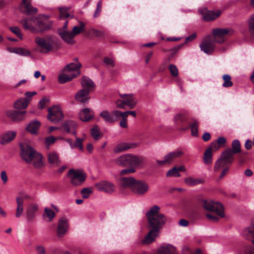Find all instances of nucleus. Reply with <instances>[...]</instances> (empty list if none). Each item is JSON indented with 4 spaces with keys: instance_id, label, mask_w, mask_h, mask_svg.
I'll return each mask as SVG.
<instances>
[{
    "instance_id": "nucleus-1",
    "label": "nucleus",
    "mask_w": 254,
    "mask_h": 254,
    "mask_svg": "<svg viewBox=\"0 0 254 254\" xmlns=\"http://www.w3.org/2000/svg\"><path fill=\"white\" fill-rule=\"evenodd\" d=\"M21 158L27 163L32 164L34 167L41 169L44 166L43 156L26 142L20 143Z\"/></svg>"
},
{
    "instance_id": "nucleus-2",
    "label": "nucleus",
    "mask_w": 254,
    "mask_h": 254,
    "mask_svg": "<svg viewBox=\"0 0 254 254\" xmlns=\"http://www.w3.org/2000/svg\"><path fill=\"white\" fill-rule=\"evenodd\" d=\"M34 42L41 53L47 54L55 51L61 47L59 40L52 35L45 37L37 36L34 38Z\"/></svg>"
},
{
    "instance_id": "nucleus-3",
    "label": "nucleus",
    "mask_w": 254,
    "mask_h": 254,
    "mask_svg": "<svg viewBox=\"0 0 254 254\" xmlns=\"http://www.w3.org/2000/svg\"><path fill=\"white\" fill-rule=\"evenodd\" d=\"M160 208L158 205H153L146 212L148 227L159 232L167 221V218L160 213Z\"/></svg>"
},
{
    "instance_id": "nucleus-4",
    "label": "nucleus",
    "mask_w": 254,
    "mask_h": 254,
    "mask_svg": "<svg viewBox=\"0 0 254 254\" xmlns=\"http://www.w3.org/2000/svg\"><path fill=\"white\" fill-rule=\"evenodd\" d=\"M20 23L25 30L35 34L48 30L50 27V25L41 16L24 18L20 21Z\"/></svg>"
},
{
    "instance_id": "nucleus-5",
    "label": "nucleus",
    "mask_w": 254,
    "mask_h": 254,
    "mask_svg": "<svg viewBox=\"0 0 254 254\" xmlns=\"http://www.w3.org/2000/svg\"><path fill=\"white\" fill-rule=\"evenodd\" d=\"M143 158L131 154H126L120 155L112 160L116 165L122 167L127 166L139 167L143 163Z\"/></svg>"
},
{
    "instance_id": "nucleus-6",
    "label": "nucleus",
    "mask_w": 254,
    "mask_h": 254,
    "mask_svg": "<svg viewBox=\"0 0 254 254\" xmlns=\"http://www.w3.org/2000/svg\"><path fill=\"white\" fill-rule=\"evenodd\" d=\"M202 206L205 210L213 212L220 217H224L225 216L223 206L219 202L211 200H203L202 201Z\"/></svg>"
},
{
    "instance_id": "nucleus-7",
    "label": "nucleus",
    "mask_w": 254,
    "mask_h": 254,
    "mask_svg": "<svg viewBox=\"0 0 254 254\" xmlns=\"http://www.w3.org/2000/svg\"><path fill=\"white\" fill-rule=\"evenodd\" d=\"M234 31L232 28H216L212 31L214 41L218 43L224 42L225 37L232 35Z\"/></svg>"
},
{
    "instance_id": "nucleus-8",
    "label": "nucleus",
    "mask_w": 254,
    "mask_h": 254,
    "mask_svg": "<svg viewBox=\"0 0 254 254\" xmlns=\"http://www.w3.org/2000/svg\"><path fill=\"white\" fill-rule=\"evenodd\" d=\"M70 182L75 186H79L82 184L86 179V175L82 170L70 169L68 174Z\"/></svg>"
},
{
    "instance_id": "nucleus-9",
    "label": "nucleus",
    "mask_w": 254,
    "mask_h": 254,
    "mask_svg": "<svg viewBox=\"0 0 254 254\" xmlns=\"http://www.w3.org/2000/svg\"><path fill=\"white\" fill-rule=\"evenodd\" d=\"M149 190V185L143 180H136L132 191L138 195H143Z\"/></svg>"
},
{
    "instance_id": "nucleus-10",
    "label": "nucleus",
    "mask_w": 254,
    "mask_h": 254,
    "mask_svg": "<svg viewBox=\"0 0 254 254\" xmlns=\"http://www.w3.org/2000/svg\"><path fill=\"white\" fill-rule=\"evenodd\" d=\"M64 117L61 108L58 106H54L49 108L48 119L52 122L58 123Z\"/></svg>"
},
{
    "instance_id": "nucleus-11",
    "label": "nucleus",
    "mask_w": 254,
    "mask_h": 254,
    "mask_svg": "<svg viewBox=\"0 0 254 254\" xmlns=\"http://www.w3.org/2000/svg\"><path fill=\"white\" fill-rule=\"evenodd\" d=\"M95 187L98 190L107 193H113L116 189L115 185L111 182L107 180H102L96 183Z\"/></svg>"
},
{
    "instance_id": "nucleus-12",
    "label": "nucleus",
    "mask_w": 254,
    "mask_h": 254,
    "mask_svg": "<svg viewBox=\"0 0 254 254\" xmlns=\"http://www.w3.org/2000/svg\"><path fill=\"white\" fill-rule=\"evenodd\" d=\"M198 11L202 15L203 19L206 21L216 19L220 16L222 12L220 10H217L214 11L208 10L206 8H200L198 9Z\"/></svg>"
},
{
    "instance_id": "nucleus-13",
    "label": "nucleus",
    "mask_w": 254,
    "mask_h": 254,
    "mask_svg": "<svg viewBox=\"0 0 254 254\" xmlns=\"http://www.w3.org/2000/svg\"><path fill=\"white\" fill-rule=\"evenodd\" d=\"M26 113L25 111H19L13 110H7L5 112L6 117L14 122H19L24 119V115Z\"/></svg>"
},
{
    "instance_id": "nucleus-14",
    "label": "nucleus",
    "mask_w": 254,
    "mask_h": 254,
    "mask_svg": "<svg viewBox=\"0 0 254 254\" xmlns=\"http://www.w3.org/2000/svg\"><path fill=\"white\" fill-rule=\"evenodd\" d=\"M184 154V152L180 149H177L173 152L166 155L163 160L157 161L158 164L163 165L164 164H169L176 158H178Z\"/></svg>"
},
{
    "instance_id": "nucleus-15",
    "label": "nucleus",
    "mask_w": 254,
    "mask_h": 254,
    "mask_svg": "<svg viewBox=\"0 0 254 254\" xmlns=\"http://www.w3.org/2000/svg\"><path fill=\"white\" fill-rule=\"evenodd\" d=\"M19 9L22 12L29 15L36 14L38 11L37 8L32 5L31 0H22Z\"/></svg>"
},
{
    "instance_id": "nucleus-16",
    "label": "nucleus",
    "mask_w": 254,
    "mask_h": 254,
    "mask_svg": "<svg viewBox=\"0 0 254 254\" xmlns=\"http://www.w3.org/2000/svg\"><path fill=\"white\" fill-rule=\"evenodd\" d=\"M214 40H212L209 36L205 37L200 45L201 50L206 54H211L214 51Z\"/></svg>"
},
{
    "instance_id": "nucleus-17",
    "label": "nucleus",
    "mask_w": 254,
    "mask_h": 254,
    "mask_svg": "<svg viewBox=\"0 0 254 254\" xmlns=\"http://www.w3.org/2000/svg\"><path fill=\"white\" fill-rule=\"evenodd\" d=\"M89 90L81 89L75 95L76 102L83 105L87 104L90 99Z\"/></svg>"
},
{
    "instance_id": "nucleus-18",
    "label": "nucleus",
    "mask_w": 254,
    "mask_h": 254,
    "mask_svg": "<svg viewBox=\"0 0 254 254\" xmlns=\"http://www.w3.org/2000/svg\"><path fill=\"white\" fill-rule=\"evenodd\" d=\"M68 228V220L63 217L59 221L57 228V235L59 237H63L67 231Z\"/></svg>"
},
{
    "instance_id": "nucleus-19",
    "label": "nucleus",
    "mask_w": 254,
    "mask_h": 254,
    "mask_svg": "<svg viewBox=\"0 0 254 254\" xmlns=\"http://www.w3.org/2000/svg\"><path fill=\"white\" fill-rule=\"evenodd\" d=\"M16 135V132L14 130H8L0 135V144L5 145L13 140Z\"/></svg>"
},
{
    "instance_id": "nucleus-20",
    "label": "nucleus",
    "mask_w": 254,
    "mask_h": 254,
    "mask_svg": "<svg viewBox=\"0 0 254 254\" xmlns=\"http://www.w3.org/2000/svg\"><path fill=\"white\" fill-rule=\"evenodd\" d=\"M81 66V64L78 63H70L67 64L64 69V71L68 72L70 74H75V77L79 75L80 74V68Z\"/></svg>"
},
{
    "instance_id": "nucleus-21",
    "label": "nucleus",
    "mask_w": 254,
    "mask_h": 254,
    "mask_svg": "<svg viewBox=\"0 0 254 254\" xmlns=\"http://www.w3.org/2000/svg\"><path fill=\"white\" fill-rule=\"evenodd\" d=\"M38 205L34 203L30 204L28 206L26 212L27 221L32 222L34 219L38 210Z\"/></svg>"
},
{
    "instance_id": "nucleus-22",
    "label": "nucleus",
    "mask_w": 254,
    "mask_h": 254,
    "mask_svg": "<svg viewBox=\"0 0 254 254\" xmlns=\"http://www.w3.org/2000/svg\"><path fill=\"white\" fill-rule=\"evenodd\" d=\"M58 33L61 38L67 44L72 45L75 43L74 37L72 32L68 30H59Z\"/></svg>"
},
{
    "instance_id": "nucleus-23",
    "label": "nucleus",
    "mask_w": 254,
    "mask_h": 254,
    "mask_svg": "<svg viewBox=\"0 0 254 254\" xmlns=\"http://www.w3.org/2000/svg\"><path fill=\"white\" fill-rule=\"evenodd\" d=\"M28 195H25L24 197L17 196L16 198V201L17 203V207L16 209L15 217L16 218H19L21 216L24 211V198H28Z\"/></svg>"
},
{
    "instance_id": "nucleus-24",
    "label": "nucleus",
    "mask_w": 254,
    "mask_h": 254,
    "mask_svg": "<svg viewBox=\"0 0 254 254\" xmlns=\"http://www.w3.org/2000/svg\"><path fill=\"white\" fill-rule=\"evenodd\" d=\"M159 232L156 230L151 229L144 239L141 241V244L148 245L152 243L155 240L156 237L158 236Z\"/></svg>"
},
{
    "instance_id": "nucleus-25",
    "label": "nucleus",
    "mask_w": 254,
    "mask_h": 254,
    "mask_svg": "<svg viewBox=\"0 0 254 254\" xmlns=\"http://www.w3.org/2000/svg\"><path fill=\"white\" fill-rule=\"evenodd\" d=\"M135 181L132 177H123L120 181V184L123 188L129 189L132 191Z\"/></svg>"
},
{
    "instance_id": "nucleus-26",
    "label": "nucleus",
    "mask_w": 254,
    "mask_h": 254,
    "mask_svg": "<svg viewBox=\"0 0 254 254\" xmlns=\"http://www.w3.org/2000/svg\"><path fill=\"white\" fill-rule=\"evenodd\" d=\"M94 116V112L90 108H85L79 113V119L83 122L90 120Z\"/></svg>"
},
{
    "instance_id": "nucleus-27",
    "label": "nucleus",
    "mask_w": 254,
    "mask_h": 254,
    "mask_svg": "<svg viewBox=\"0 0 254 254\" xmlns=\"http://www.w3.org/2000/svg\"><path fill=\"white\" fill-rule=\"evenodd\" d=\"M48 161L53 166H58L61 163V160L58 153L54 151H51L48 154Z\"/></svg>"
},
{
    "instance_id": "nucleus-28",
    "label": "nucleus",
    "mask_w": 254,
    "mask_h": 254,
    "mask_svg": "<svg viewBox=\"0 0 254 254\" xmlns=\"http://www.w3.org/2000/svg\"><path fill=\"white\" fill-rule=\"evenodd\" d=\"M120 97L124 99L126 106L130 109L133 108L136 104L137 100L131 94H120Z\"/></svg>"
},
{
    "instance_id": "nucleus-29",
    "label": "nucleus",
    "mask_w": 254,
    "mask_h": 254,
    "mask_svg": "<svg viewBox=\"0 0 254 254\" xmlns=\"http://www.w3.org/2000/svg\"><path fill=\"white\" fill-rule=\"evenodd\" d=\"M8 51L10 53H15L22 56L30 57L31 56L30 51L25 48H12L8 49Z\"/></svg>"
},
{
    "instance_id": "nucleus-30",
    "label": "nucleus",
    "mask_w": 254,
    "mask_h": 254,
    "mask_svg": "<svg viewBox=\"0 0 254 254\" xmlns=\"http://www.w3.org/2000/svg\"><path fill=\"white\" fill-rule=\"evenodd\" d=\"M158 254H178L176 248L171 245L161 246L158 250Z\"/></svg>"
},
{
    "instance_id": "nucleus-31",
    "label": "nucleus",
    "mask_w": 254,
    "mask_h": 254,
    "mask_svg": "<svg viewBox=\"0 0 254 254\" xmlns=\"http://www.w3.org/2000/svg\"><path fill=\"white\" fill-rule=\"evenodd\" d=\"M134 144H128L125 142H122L117 144L113 149L114 152L119 153L125 151L128 149L135 147Z\"/></svg>"
},
{
    "instance_id": "nucleus-32",
    "label": "nucleus",
    "mask_w": 254,
    "mask_h": 254,
    "mask_svg": "<svg viewBox=\"0 0 254 254\" xmlns=\"http://www.w3.org/2000/svg\"><path fill=\"white\" fill-rule=\"evenodd\" d=\"M40 125L41 124L38 121H32L26 127V130L31 134H36Z\"/></svg>"
},
{
    "instance_id": "nucleus-33",
    "label": "nucleus",
    "mask_w": 254,
    "mask_h": 254,
    "mask_svg": "<svg viewBox=\"0 0 254 254\" xmlns=\"http://www.w3.org/2000/svg\"><path fill=\"white\" fill-rule=\"evenodd\" d=\"M76 127V124L73 121H68L64 123L63 125V127L67 132H71L75 135L76 131L75 128Z\"/></svg>"
},
{
    "instance_id": "nucleus-34",
    "label": "nucleus",
    "mask_w": 254,
    "mask_h": 254,
    "mask_svg": "<svg viewBox=\"0 0 254 254\" xmlns=\"http://www.w3.org/2000/svg\"><path fill=\"white\" fill-rule=\"evenodd\" d=\"M242 235L248 240L254 238V222L243 230Z\"/></svg>"
},
{
    "instance_id": "nucleus-35",
    "label": "nucleus",
    "mask_w": 254,
    "mask_h": 254,
    "mask_svg": "<svg viewBox=\"0 0 254 254\" xmlns=\"http://www.w3.org/2000/svg\"><path fill=\"white\" fill-rule=\"evenodd\" d=\"M81 83L82 86L84 88L85 90H89L90 91L91 89L94 88L95 85L94 82L89 77L87 76H83L81 79Z\"/></svg>"
},
{
    "instance_id": "nucleus-36",
    "label": "nucleus",
    "mask_w": 254,
    "mask_h": 254,
    "mask_svg": "<svg viewBox=\"0 0 254 254\" xmlns=\"http://www.w3.org/2000/svg\"><path fill=\"white\" fill-rule=\"evenodd\" d=\"M235 154L231 151V149H228L225 150L221 155L220 158L227 164L231 163L233 161V155Z\"/></svg>"
},
{
    "instance_id": "nucleus-37",
    "label": "nucleus",
    "mask_w": 254,
    "mask_h": 254,
    "mask_svg": "<svg viewBox=\"0 0 254 254\" xmlns=\"http://www.w3.org/2000/svg\"><path fill=\"white\" fill-rule=\"evenodd\" d=\"M185 183L188 186H193L198 184H203L204 180L200 178H194L191 177L186 178L184 179Z\"/></svg>"
},
{
    "instance_id": "nucleus-38",
    "label": "nucleus",
    "mask_w": 254,
    "mask_h": 254,
    "mask_svg": "<svg viewBox=\"0 0 254 254\" xmlns=\"http://www.w3.org/2000/svg\"><path fill=\"white\" fill-rule=\"evenodd\" d=\"M74 77H75V74H70L68 72H64L59 75L58 81L60 83H64L71 80Z\"/></svg>"
},
{
    "instance_id": "nucleus-39",
    "label": "nucleus",
    "mask_w": 254,
    "mask_h": 254,
    "mask_svg": "<svg viewBox=\"0 0 254 254\" xmlns=\"http://www.w3.org/2000/svg\"><path fill=\"white\" fill-rule=\"evenodd\" d=\"M99 115L106 123L112 124L115 122V119L112 115V113H110L107 110L102 111Z\"/></svg>"
},
{
    "instance_id": "nucleus-40",
    "label": "nucleus",
    "mask_w": 254,
    "mask_h": 254,
    "mask_svg": "<svg viewBox=\"0 0 254 254\" xmlns=\"http://www.w3.org/2000/svg\"><path fill=\"white\" fill-rule=\"evenodd\" d=\"M28 104L23 98H20L17 100L13 104V108L16 110H22L26 109Z\"/></svg>"
},
{
    "instance_id": "nucleus-41",
    "label": "nucleus",
    "mask_w": 254,
    "mask_h": 254,
    "mask_svg": "<svg viewBox=\"0 0 254 254\" xmlns=\"http://www.w3.org/2000/svg\"><path fill=\"white\" fill-rule=\"evenodd\" d=\"M212 148L211 147L207 149L204 153L203 156V161L205 164H210L212 163V153L211 150Z\"/></svg>"
},
{
    "instance_id": "nucleus-42",
    "label": "nucleus",
    "mask_w": 254,
    "mask_h": 254,
    "mask_svg": "<svg viewBox=\"0 0 254 254\" xmlns=\"http://www.w3.org/2000/svg\"><path fill=\"white\" fill-rule=\"evenodd\" d=\"M55 212L50 208L46 207L44 209V212L43 214L44 217H47L49 221H52L55 217Z\"/></svg>"
},
{
    "instance_id": "nucleus-43",
    "label": "nucleus",
    "mask_w": 254,
    "mask_h": 254,
    "mask_svg": "<svg viewBox=\"0 0 254 254\" xmlns=\"http://www.w3.org/2000/svg\"><path fill=\"white\" fill-rule=\"evenodd\" d=\"M226 142V140L224 137H218L217 142H213L211 144V147L214 150H217L220 146L224 145Z\"/></svg>"
},
{
    "instance_id": "nucleus-44",
    "label": "nucleus",
    "mask_w": 254,
    "mask_h": 254,
    "mask_svg": "<svg viewBox=\"0 0 254 254\" xmlns=\"http://www.w3.org/2000/svg\"><path fill=\"white\" fill-rule=\"evenodd\" d=\"M69 7H60V17L61 19H64L68 17H72V16L68 12Z\"/></svg>"
},
{
    "instance_id": "nucleus-45",
    "label": "nucleus",
    "mask_w": 254,
    "mask_h": 254,
    "mask_svg": "<svg viewBox=\"0 0 254 254\" xmlns=\"http://www.w3.org/2000/svg\"><path fill=\"white\" fill-rule=\"evenodd\" d=\"M84 140L83 138L76 137L75 141L74 143H73V145L71 146V148H78L79 150L82 151L83 149V146L82 145V142Z\"/></svg>"
},
{
    "instance_id": "nucleus-46",
    "label": "nucleus",
    "mask_w": 254,
    "mask_h": 254,
    "mask_svg": "<svg viewBox=\"0 0 254 254\" xmlns=\"http://www.w3.org/2000/svg\"><path fill=\"white\" fill-rule=\"evenodd\" d=\"M191 129V134L192 136L197 137L198 136V124L196 121H194L192 124L190 125Z\"/></svg>"
},
{
    "instance_id": "nucleus-47",
    "label": "nucleus",
    "mask_w": 254,
    "mask_h": 254,
    "mask_svg": "<svg viewBox=\"0 0 254 254\" xmlns=\"http://www.w3.org/2000/svg\"><path fill=\"white\" fill-rule=\"evenodd\" d=\"M91 134L94 139L98 140L99 139L101 133L98 127L95 126L92 128L91 129Z\"/></svg>"
},
{
    "instance_id": "nucleus-48",
    "label": "nucleus",
    "mask_w": 254,
    "mask_h": 254,
    "mask_svg": "<svg viewBox=\"0 0 254 254\" xmlns=\"http://www.w3.org/2000/svg\"><path fill=\"white\" fill-rule=\"evenodd\" d=\"M228 164L223 161L221 158L218 159L215 163L214 170L215 172L219 171L221 168H223Z\"/></svg>"
},
{
    "instance_id": "nucleus-49",
    "label": "nucleus",
    "mask_w": 254,
    "mask_h": 254,
    "mask_svg": "<svg viewBox=\"0 0 254 254\" xmlns=\"http://www.w3.org/2000/svg\"><path fill=\"white\" fill-rule=\"evenodd\" d=\"M186 120V117L184 113H178L174 117V121L176 124L183 123Z\"/></svg>"
},
{
    "instance_id": "nucleus-50",
    "label": "nucleus",
    "mask_w": 254,
    "mask_h": 254,
    "mask_svg": "<svg viewBox=\"0 0 254 254\" xmlns=\"http://www.w3.org/2000/svg\"><path fill=\"white\" fill-rule=\"evenodd\" d=\"M224 83L223 86L224 87H229L232 86L233 82L231 81V76L228 74H225L223 76Z\"/></svg>"
},
{
    "instance_id": "nucleus-51",
    "label": "nucleus",
    "mask_w": 254,
    "mask_h": 254,
    "mask_svg": "<svg viewBox=\"0 0 254 254\" xmlns=\"http://www.w3.org/2000/svg\"><path fill=\"white\" fill-rule=\"evenodd\" d=\"M232 149H231V151H232L233 153L236 154L240 152L241 145L240 141L238 140H234L232 142Z\"/></svg>"
},
{
    "instance_id": "nucleus-52",
    "label": "nucleus",
    "mask_w": 254,
    "mask_h": 254,
    "mask_svg": "<svg viewBox=\"0 0 254 254\" xmlns=\"http://www.w3.org/2000/svg\"><path fill=\"white\" fill-rule=\"evenodd\" d=\"M137 167H132L123 169L121 170L120 172V175L121 176H126V175H128L134 173L135 172V168H136Z\"/></svg>"
},
{
    "instance_id": "nucleus-53",
    "label": "nucleus",
    "mask_w": 254,
    "mask_h": 254,
    "mask_svg": "<svg viewBox=\"0 0 254 254\" xmlns=\"http://www.w3.org/2000/svg\"><path fill=\"white\" fill-rule=\"evenodd\" d=\"M84 24L83 22H80V25L79 26H74L72 29V33L73 34L74 37L79 34L82 31L84 30Z\"/></svg>"
},
{
    "instance_id": "nucleus-54",
    "label": "nucleus",
    "mask_w": 254,
    "mask_h": 254,
    "mask_svg": "<svg viewBox=\"0 0 254 254\" xmlns=\"http://www.w3.org/2000/svg\"><path fill=\"white\" fill-rule=\"evenodd\" d=\"M126 113L125 112H121L118 110H114L112 112V115L115 119V122L119 120L121 118H123L126 115Z\"/></svg>"
},
{
    "instance_id": "nucleus-55",
    "label": "nucleus",
    "mask_w": 254,
    "mask_h": 254,
    "mask_svg": "<svg viewBox=\"0 0 254 254\" xmlns=\"http://www.w3.org/2000/svg\"><path fill=\"white\" fill-rule=\"evenodd\" d=\"M167 177H180V174L176 167L169 170L166 173Z\"/></svg>"
},
{
    "instance_id": "nucleus-56",
    "label": "nucleus",
    "mask_w": 254,
    "mask_h": 254,
    "mask_svg": "<svg viewBox=\"0 0 254 254\" xmlns=\"http://www.w3.org/2000/svg\"><path fill=\"white\" fill-rule=\"evenodd\" d=\"M169 69L171 74L173 77H178L179 75V70L177 67L175 65L173 64H170L169 66Z\"/></svg>"
},
{
    "instance_id": "nucleus-57",
    "label": "nucleus",
    "mask_w": 254,
    "mask_h": 254,
    "mask_svg": "<svg viewBox=\"0 0 254 254\" xmlns=\"http://www.w3.org/2000/svg\"><path fill=\"white\" fill-rule=\"evenodd\" d=\"M36 94H37V93L35 91L26 92L25 93V97L23 99H24V100L25 101H26L27 103L28 104H29V103L32 100V97Z\"/></svg>"
},
{
    "instance_id": "nucleus-58",
    "label": "nucleus",
    "mask_w": 254,
    "mask_h": 254,
    "mask_svg": "<svg viewBox=\"0 0 254 254\" xmlns=\"http://www.w3.org/2000/svg\"><path fill=\"white\" fill-rule=\"evenodd\" d=\"M92 192V190L89 188H84L81 190V194L83 198H87L90 194Z\"/></svg>"
},
{
    "instance_id": "nucleus-59",
    "label": "nucleus",
    "mask_w": 254,
    "mask_h": 254,
    "mask_svg": "<svg viewBox=\"0 0 254 254\" xmlns=\"http://www.w3.org/2000/svg\"><path fill=\"white\" fill-rule=\"evenodd\" d=\"M10 31L15 34L18 37H19L20 39H22V34L21 33V30L17 27H10Z\"/></svg>"
},
{
    "instance_id": "nucleus-60",
    "label": "nucleus",
    "mask_w": 254,
    "mask_h": 254,
    "mask_svg": "<svg viewBox=\"0 0 254 254\" xmlns=\"http://www.w3.org/2000/svg\"><path fill=\"white\" fill-rule=\"evenodd\" d=\"M249 27L250 32L254 37V14L250 17L249 21Z\"/></svg>"
},
{
    "instance_id": "nucleus-61",
    "label": "nucleus",
    "mask_w": 254,
    "mask_h": 254,
    "mask_svg": "<svg viewBox=\"0 0 254 254\" xmlns=\"http://www.w3.org/2000/svg\"><path fill=\"white\" fill-rule=\"evenodd\" d=\"M35 251L37 254H46V251L45 248L41 245H37L35 247Z\"/></svg>"
},
{
    "instance_id": "nucleus-62",
    "label": "nucleus",
    "mask_w": 254,
    "mask_h": 254,
    "mask_svg": "<svg viewBox=\"0 0 254 254\" xmlns=\"http://www.w3.org/2000/svg\"><path fill=\"white\" fill-rule=\"evenodd\" d=\"M101 9H102V3H101V1H99L97 4L96 10L95 11L94 13L93 14V17L94 18H96L99 16L100 13L101 11Z\"/></svg>"
},
{
    "instance_id": "nucleus-63",
    "label": "nucleus",
    "mask_w": 254,
    "mask_h": 254,
    "mask_svg": "<svg viewBox=\"0 0 254 254\" xmlns=\"http://www.w3.org/2000/svg\"><path fill=\"white\" fill-rule=\"evenodd\" d=\"M116 105L118 108L124 109L126 106L125 99L122 98V99L117 100L116 102Z\"/></svg>"
},
{
    "instance_id": "nucleus-64",
    "label": "nucleus",
    "mask_w": 254,
    "mask_h": 254,
    "mask_svg": "<svg viewBox=\"0 0 254 254\" xmlns=\"http://www.w3.org/2000/svg\"><path fill=\"white\" fill-rule=\"evenodd\" d=\"M104 62L105 64L108 66H110L111 67H113L114 66V60L109 57H105L104 58Z\"/></svg>"
}]
</instances>
